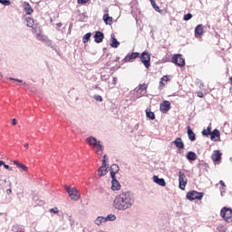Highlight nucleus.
Masks as SVG:
<instances>
[{
  "label": "nucleus",
  "mask_w": 232,
  "mask_h": 232,
  "mask_svg": "<svg viewBox=\"0 0 232 232\" xmlns=\"http://www.w3.org/2000/svg\"><path fill=\"white\" fill-rule=\"evenodd\" d=\"M135 204V197L130 192H123L115 197L112 206L118 211H126Z\"/></svg>",
  "instance_id": "obj_1"
},
{
  "label": "nucleus",
  "mask_w": 232,
  "mask_h": 232,
  "mask_svg": "<svg viewBox=\"0 0 232 232\" xmlns=\"http://www.w3.org/2000/svg\"><path fill=\"white\" fill-rule=\"evenodd\" d=\"M86 142L89 144V146L93 148L97 155L102 156V152L104 151V145H102L101 140H97L95 137L90 136L86 138Z\"/></svg>",
  "instance_id": "obj_2"
},
{
  "label": "nucleus",
  "mask_w": 232,
  "mask_h": 232,
  "mask_svg": "<svg viewBox=\"0 0 232 232\" xmlns=\"http://www.w3.org/2000/svg\"><path fill=\"white\" fill-rule=\"evenodd\" d=\"M65 190L67 191L71 200L77 202V200L81 198V192L76 188L65 186Z\"/></svg>",
  "instance_id": "obj_3"
},
{
  "label": "nucleus",
  "mask_w": 232,
  "mask_h": 232,
  "mask_svg": "<svg viewBox=\"0 0 232 232\" xmlns=\"http://www.w3.org/2000/svg\"><path fill=\"white\" fill-rule=\"evenodd\" d=\"M220 216L226 222H231L232 221V209L227 207H224L220 211Z\"/></svg>",
  "instance_id": "obj_4"
},
{
  "label": "nucleus",
  "mask_w": 232,
  "mask_h": 232,
  "mask_svg": "<svg viewBox=\"0 0 232 232\" xmlns=\"http://www.w3.org/2000/svg\"><path fill=\"white\" fill-rule=\"evenodd\" d=\"M203 198H204V193L197 192L196 190H192L187 193V198L188 200H190V201L202 200Z\"/></svg>",
  "instance_id": "obj_5"
},
{
  "label": "nucleus",
  "mask_w": 232,
  "mask_h": 232,
  "mask_svg": "<svg viewBox=\"0 0 232 232\" xmlns=\"http://www.w3.org/2000/svg\"><path fill=\"white\" fill-rule=\"evenodd\" d=\"M172 63L180 68L186 66V60L182 57V54H176L172 57Z\"/></svg>",
  "instance_id": "obj_6"
},
{
  "label": "nucleus",
  "mask_w": 232,
  "mask_h": 232,
  "mask_svg": "<svg viewBox=\"0 0 232 232\" xmlns=\"http://www.w3.org/2000/svg\"><path fill=\"white\" fill-rule=\"evenodd\" d=\"M140 61L144 64L145 68H150L151 65V56L149 54L148 52H143L140 56Z\"/></svg>",
  "instance_id": "obj_7"
},
{
  "label": "nucleus",
  "mask_w": 232,
  "mask_h": 232,
  "mask_svg": "<svg viewBox=\"0 0 232 232\" xmlns=\"http://www.w3.org/2000/svg\"><path fill=\"white\" fill-rule=\"evenodd\" d=\"M188 184V178H186V174L181 171L179 172V187L184 191L186 189V185Z\"/></svg>",
  "instance_id": "obj_8"
},
{
  "label": "nucleus",
  "mask_w": 232,
  "mask_h": 232,
  "mask_svg": "<svg viewBox=\"0 0 232 232\" xmlns=\"http://www.w3.org/2000/svg\"><path fill=\"white\" fill-rule=\"evenodd\" d=\"M160 110L161 113H168L169 110H171V103L169 101H164L160 105Z\"/></svg>",
  "instance_id": "obj_9"
},
{
  "label": "nucleus",
  "mask_w": 232,
  "mask_h": 232,
  "mask_svg": "<svg viewBox=\"0 0 232 232\" xmlns=\"http://www.w3.org/2000/svg\"><path fill=\"white\" fill-rule=\"evenodd\" d=\"M211 159L213 162H220L222 160V152L220 150H214Z\"/></svg>",
  "instance_id": "obj_10"
},
{
  "label": "nucleus",
  "mask_w": 232,
  "mask_h": 232,
  "mask_svg": "<svg viewBox=\"0 0 232 232\" xmlns=\"http://www.w3.org/2000/svg\"><path fill=\"white\" fill-rule=\"evenodd\" d=\"M139 57V53H131L125 56L123 59L124 63H131V61L137 59Z\"/></svg>",
  "instance_id": "obj_11"
},
{
  "label": "nucleus",
  "mask_w": 232,
  "mask_h": 232,
  "mask_svg": "<svg viewBox=\"0 0 232 232\" xmlns=\"http://www.w3.org/2000/svg\"><path fill=\"white\" fill-rule=\"evenodd\" d=\"M111 179H112V180H111V189H112V191H119V189H121V183L119 182V180H117L115 176Z\"/></svg>",
  "instance_id": "obj_12"
},
{
  "label": "nucleus",
  "mask_w": 232,
  "mask_h": 232,
  "mask_svg": "<svg viewBox=\"0 0 232 232\" xmlns=\"http://www.w3.org/2000/svg\"><path fill=\"white\" fill-rule=\"evenodd\" d=\"M204 34V25L198 24L195 28V37H200V35Z\"/></svg>",
  "instance_id": "obj_13"
},
{
  "label": "nucleus",
  "mask_w": 232,
  "mask_h": 232,
  "mask_svg": "<svg viewBox=\"0 0 232 232\" xmlns=\"http://www.w3.org/2000/svg\"><path fill=\"white\" fill-rule=\"evenodd\" d=\"M104 39V34H102V32L97 31L94 34V41L95 43H102Z\"/></svg>",
  "instance_id": "obj_14"
},
{
  "label": "nucleus",
  "mask_w": 232,
  "mask_h": 232,
  "mask_svg": "<svg viewBox=\"0 0 232 232\" xmlns=\"http://www.w3.org/2000/svg\"><path fill=\"white\" fill-rule=\"evenodd\" d=\"M119 165L117 164H112L111 166V179H114L115 175H117V173H119Z\"/></svg>",
  "instance_id": "obj_15"
},
{
  "label": "nucleus",
  "mask_w": 232,
  "mask_h": 232,
  "mask_svg": "<svg viewBox=\"0 0 232 232\" xmlns=\"http://www.w3.org/2000/svg\"><path fill=\"white\" fill-rule=\"evenodd\" d=\"M187 130H188L187 133L189 140H191L192 142H194V140H197V137L195 135V132H193V130H191V127H187Z\"/></svg>",
  "instance_id": "obj_16"
},
{
  "label": "nucleus",
  "mask_w": 232,
  "mask_h": 232,
  "mask_svg": "<svg viewBox=\"0 0 232 232\" xmlns=\"http://www.w3.org/2000/svg\"><path fill=\"white\" fill-rule=\"evenodd\" d=\"M210 139L211 140H218V139H220V131H218V130H214L212 132H210Z\"/></svg>",
  "instance_id": "obj_17"
},
{
  "label": "nucleus",
  "mask_w": 232,
  "mask_h": 232,
  "mask_svg": "<svg viewBox=\"0 0 232 232\" xmlns=\"http://www.w3.org/2000/svg\"><path fill=\"white\" fill-rule=\"evenodd\" d=\"M120 45H121V43H119V41H117V38H115L114 34H111V48H119Z\"/></svg>",
  "instance_id": "obj_18"
},
{
  "label": "nucleus",
  "mask_w": 232,
  "mask_h": 232,
  "mask_svg": "<svg viewBox=\"0 0 232 232\" xmlns=\"http://www.w3.org/2000/svg\"><path fill=\"white\" fill-rule=\"evenodd\" d=\"M153 182H155L159 186H166V180H164V179H160L159 176H153Z\"/></svg>",
  "instance_id": "obj_19"
},
{
  "label": "nucleus",
  "mask_w": 232,
  "mask_h": 232,
  "mask_svg": "<svg viewBox=\"0 0 232 232\" xmlns=\"http://www.w3.org/2000/svg\"><path fill=\"white\" fill-rule=\"evenodd\" d=\"M173 144L176 145V148H179V150H184V141H182L181 138H177L174 141Z\"/></svg>",
  "instance_id": "obj_20"
},
{
  "label": "nucleus",
  "mask_w": 232,
  "mask_h": 232,
  "mask_svg": "<svg viewBox=\"0 0 232 232\" xmlns=\"http://www.w3.org/2000/svg\"><path fill=\"white\" fill-rule=\"evenodd\" d=\"M94 224L96 226H104V224H106V219L104 217L100 216L94 220Z\"/></svg>",
  "instance_id": "obj_21"
},
{
  "label": "nucleus",
  "mask_w": 232,
  "mask_h": 232,
  "mask_svg": "<svg viewBox=\"0 0 232 232\" xmlns=\"http://www.w3.org/2000/svg\"><path fill=\"white\" fill-rule=\"evenodd\" d=\"M14 166L22 169L23 171H28V167H26L24 164L19 162L18 160H14Z\"/></svg>",
  "instance_id": "obj_22"
},
{
  "label": "nucleus",
  "mask_w": 232,
  "mask_h": 232,
  "mask_svg": "<svg viewBox=\"0 0 232 232\" xmlns=\"http://www.w3.org/2000/svg\"><path fill=\"white\" fill-rule=\"evenodd\" d=\"M103 21H104L105 24L111 25V23H113V17H111L110 14H103Z\"/></svg>",
  "instance_id": "obj_23"
},
{
  "label": "nucleus",
  "mask_w": 232,
  "mask_h": 232,
  "mask_svg": "<svg viewBox=\"0 0 232 232\" xmlns=\"http://www.w3.org/2000/svg\"><path fill=\"white\" fill-rule=\"evenodd\" d=\"M188 160H197V153L188 151L186 155Z\"/></svg>",
  "instance_id": "obj_24"
},
{
  "label": "nucleus",
  "mask_w": 232,
  "mask_h": 232,
  "mask_svg": "<svg viewBox=\"0 0 232 232\" xmlns=\"http://www.w3.org/2000/svg\"><path fill=\"white\" fill-rule=\"evenodd\" d=\"M104 218H105V222H113L117 220V216H115V214H110Z\"/></svg>",
  "instance_id": "obj_25"
},
{
  "label": "nucleus",
  "mask_w": 232,
  "mask_h": 232,
  "mask_svg": "<svg viewBox=\"0 0 232 232\" xmlns=\"http://www.w3.org/2000/svg\"><path fill=\"white\" fill-rule=\"evenodd\" d=\"M146 115L148 119H150V121H155V113L152 112L150 110H146Z\"/></svg>",
  "instance_id": "obj_26"
},
{
  "label": "nucleus",
  "mask_w": 232,
  "mask_h": 232,
  "mask_svg": "<svg viewBox=\"0 0 232 232\" xmlns=\"http://www.w3.org/2000/svg\"><path fill=\"white\" fill-rule=\"evenodd\" d=\"M26 24L29 26V28H34V25L35 24V22L34 21V18L27 17L26 18Z\"/></svg>",
  "instance_id": "obj_27"
},
{
  "label": "nucleus",
  "mask_w": 232,
  "mask_h": 232,
  "mask_svg": "<svg viewBox=\"0 0 232 232\" xmlns=\"http://www.w3.org/2000/svg\"><path fill=\"white\" fill-rule=\"evenodd\" d=\"M47 37H48V36L44 35V34H42L41 33L36 34V39H37V41H41V43H44V41H46V38H47Z\"/></svg>",
  "instance_id": "obj_28"
},
{
  "label": "nucleus",
  "mask_w": 232,
  "mask_h": 232,
  "mask_svg": "<svg viewBox=\"0 0 232 232\" xmlns=\"http://www.w3.org/2000/svg\"><path fill=\"white\" fill-rule=\"evenodd\" d=\"M92 38V33H87L85 35H83L82 37V43L84 44H86V43H88V41H90V39Z\"/></svg>",
  "instance_id": "obj_29"
},
{
  "label": "nucleus",
  "mask_w": 232,
  "mask_h": 232,
  "mask_svg": "<svg viewBox=\"0 0 232 232\" xmlns=\"http://www.w3.org/2000/svg\"><path fill=\"white\" fill-rule=\"evenodd\" d=\"M108 173V169H102V168H100L98 169V175L99 177H104V175H106Z\"/></svg>",
  "instance_id": "obj_30"
},
{
  "label": "nucleus",
  "mask_w": 232,
  "mask_h": 232,
  "mask_svg": "<svg viewBox=\"0 0 232 232\" xmlns=\"http://www.w3.org/2000/svg\"><path fill=\"white\" fill-rule=\"evenodd\" d=\"M150 5L154 8V10L156 12H160V8L159 7V5H157V3H155V0H150Z\"/></svg>",
  "instance_id": "obj_31"
},
{
  "label": "nucleus",
  "mask_w": 232,
  "mask_h": 232,
  "mask_svg": "<svg viewBox=\"0 0 232 232\" xmlns=\"http://www.w3.org/2000/svg\"><path fill=\"white\" fill-rule=\"evenodd\" d=\"M202 135L208 137V135H211V127H208L207 130H202Z\"/></svg>",
  "instance_id": "obj_32"
},
{
  "label": "nucleus",
  "mask_w": 232,
  "mask_h": 232,
  "mask_svg": "<svg viewBox=\"0 0 232 232\" xmlns=\"http://www.w3.org/2000/svg\"><path fill=\"white\" fill-rule=\"evenodd\" d=\"M25 12H26V14H27L28 15H30V14H33L34 9H32V6H30V5H27L25 6Z\"/></svg>",
  "instance_id": "obj_33"
},
{
  "label": "nucleus",
  "mask_w": 232,
  "mask_h": 232,
  "mask_svg": "<svg viewBox=\"0 0 232 232\" xmlns=\"http://www.w3.org/2000/svg\"><path fill=\"white\" fill-rule=\"evenodd\" d=\"M146 90H148V85H146V83H143V84H140L139 86L138 92H144Z\"/></svg>",
  "instance_id": "obj_34"
},
{
  "label": "nucleus",
  "mask_w": 232,
  "mask_h": 232,
  "mask_svg": "<svg viewBox=\"0 0 232 232\" xmlns=\"http://www.w3.org/2000/svg\"><path fill=\"white\" fill-rule=\"evenodd\" d=\"M94 101H97L98 102H102V96L96 94L93 96Z\"/></svg>",
  "instance_id": "obj_35"
},
{
  "label": "nucleus",
  "mask_w": 232,
  "mask_h": 232,
  "mask_svg": "<svg viewBox=\"0 0 232 232\" xmlns=\"http://www.w3.org/2000/svg\"><path fill=\"white\" fill-rule=\"evenodd\" d=\"M1 5L4 6H10V0H0Z\"/></svg>",
  "instance_id": "obj_36"
},
{
  "label": "nucleus",
  "mask_w": 232,
  "mask_h": 232,
  "mask_svg": "<svg viewBox=\"0 0 232 232\" xmlns=\"http://www.w3.org/2000/svg\"><path fill=\"white\" fill-rule=\"evenodd\" d=\"M44 44H46V46H52V44H53L52 40L48 39V36L44 41Z\"/></svg>",
  "instance_id": "obj_37"
},
{
  "label": "nucleus",
  "mask_w": 232,
  "mask_h": 232,
  "mask_svg": "<svg viewBox=\"0 0 232 232\" xmlns=\"http://www.w3.org/2000/svg\"><path fill=\"white\" fill-rule=\"evenodd\" d=\"M192 17H193V14L188 13L184 15V21H189V19H191Z\"/></svg>",
  "instance_id": "obj_38"
},
{
  "label": "nucleus",
  "mask_w": 232,
  "mask_h": 232,
  "mask_svg": "<svg viewBox=\"0 0 232 232\" xmlns=\"http://www.w3.org/2000/svg\"><path fill=\"white\" fill-rule=\"evenodd\" d=\"M79 5H86L90 0H77Z\"/></svg>",
  "instance_id": "obj_39"
},
{
  "label": "nucleus",
  "mask_w": 232,
  "mask_h": 232,
  "mask_svg": "<svg viewBox=\"0 0 232 232\" xmlns=\"http://www.w3.org/2000/svg\"><path fill=\"white\" fill-rule=\"evenodd\" d=\"M164 86H166V83H164V82H162V80L160 81V90H162V88H164Z\"/></svg>",
  "instance_id": "obj_40"
},
{
  "label": "nucleus",
  "mask_w": 232,
  "mask_h": 232,
  "mask_svg": "<svg viewBox=\"0 0 232 232\" xmlns=\"http://www.w3.org/2000/svg\"><path fill=\"white\" fill-rule=\"evenodd\" d=\"M50 213H54V214L59 213V209L57 208H51Z\"/></svg>",
  "instance_id": "obj_41"
},
{
  "label": "nucleus",
  "mask_w": 232,
  "mask_h": 232,
  "mask_svg": "<svg viewBox=\"0 0 232 232\" xmlns=\"http://www.w3.org/2000/svg\"><path fill=\"white\" fill-rule=\"evenodd\" d=\"M3 166H4V168H5V169H8V171H12V170L14 169L12 167L6 165L5 163V165H3Z\"/></svg>",
  "instance_id": "obj_42"
},
{
  "label": "nucleus",
  "mask_w": 232,
  "mask_h": 232,
  "mask_svg": "<svg viewBox=\"0 0 232 232\" xmlns=\"http://www.w3.org/2000/svg\"><path fill=\"white\" fill-rule=\"evenodd\" d=\"M100 168H102V169H106V160H102V166Z\"/></svg>",
  "instance_id": "obj_43"
},
{
  "label": "nucleus",
  "mask_w": 232,
  "mask_h": 232,
  "mask_svg": "<svg viewBox=\"0 0 232 232\" xmlns=\"http://www.w3.org/2000/svg\"><path fill=\"white\" fill-rule=\"evenodd\" d=\"M161 82H168L169 79H168V76H163L161 79H160Z\"/></svg>",
  "instance_id": "obj_44"
},
{
  "label": "nucleus",
  "mask_w": 232,
  "mask_h": 232,
  "mask_svg": "<svg viewBox=\"0 0 232 232\" xmlns=\"http://www.w3.org/2000/svg\"><path fill=\"white\" fill-rule=\"evenodd\" d=\"M197 95H198L200 99H202V97H204V93H202V92H197Z\"/></svg>",
  "instance_id": "obj_45"
},
{
  "label": "nucleus",
  "mask_w": 232,
  "mask_h": 232,
  "mask_svg": "<svg viewBox=\"0 0 232 232\" xmlns=\"http://www.w3.org/2000/svg\"><path fill=\"white\" fill-rule=\"evenodd\" d=\"M10 81H16V82H23V80L9 78Z\"/></svg>",
  "instance_id": "obj_46"
},
{
  "label": "nucleus",
  "mask_w": 232,
  "mask_h": 232,
  "mask_svg": "<svg viewBox=\"0 0 232 232\" xmlns=\"http://www.w3.org/2000/svg\"><path fill=\"white\" fill-rule=\"evenodd\" d=\"M13 126H15L17 124V120L14 118L12 120Z\"/></svg>",
  "instance_id": "obj_47"
},
{
  "label": "nucleus",
  "mask_w": 232,
  "mask_h": 232,
  "mask_svg": "<svg viewBox=\"0 0 232 232\" xmlns=\"http://www.w3.org/2000/svg\"><path fill=\"white\" fill-rule=\"evenodd\" d=\"M112 84H113V86H115V84H117V78L116 77L113 78Z\"/></svg>",
  "instance_id": "obj_48"
},
{
  "label": "nucleus",
  "mask_w": 232,
  "mask_h": 232,
  "mask_svg": "<svg viewBox=\"0 0 232 232\" xmlns=\"http://www.w3.org/2000/svg\"><path fill=\"white\" fill-rule=\"evenodd\" d=\"M219 184H220L221 186H223V188H226V183H224L223 180H220V181H219Z\"/></svg>",
  "instance_id": "obj_49"
},
{
  "label": "nucleus",
  "mask_w": 232,
  "mask_h": 232,
  "mask_svg": "<svg viewBox=\"0 0 232 232\" xmlns=\"http://www.w3.org/2000/svg\"><path fill=\"white\" fill-rule=\"evenodd\" d=\"M61 26H63V23L56 24V28H61Z\"/></svg>",
  "instance_id": "obj_50"
},
{
  "label": "nucleus",
  "mask_w": 232,
  "mask_h": 232,
  "mask_svg": "<svg viewBox=\"0 0 232 232\" xmlns=\"http://www.w3.org/2000/svg\"><path fill=\"white\" fill-rule=\"evenodd\" d=\"M1 166H5V161L0 160V168H1Z\"/></svg>",
  "instance_id": "obj_51"
},
{
  "label": "nucleus",
  "mask_w": 232,
  "mask_h": 232,
  "mask_svg": "<svg viewBox=\"0 0 232 232\" xmlns=\"http://www.w3.org/2000/svg\"><path fill=\"white\" fill-rule=\"evenodd\" d=\"M6 193H7V195H10V193H12V189H10V188L7 189V190H6Z\"/></svg>",
  "instance_id": "obj_52"
},
{
  "label": "nucleus",
  "mask_w": 232,
  "mask_h": 232,
  "mask_svg": "<svg viewBox=\"0 0 232 232\" xmlns=\"http://www.w3.org/2000/svg\"><path fill=\"white\" fill-rule=\"evenodd\" d=\"M69 220H70V222H72V224H73V220L72 219V216H69Z\"/></svg>",
  "instance_id": "obj_53"
},
{
  "label": "nucleus",
  "mask_w": 232,
  "mask_h": 232,
  "mask_svg": "<svg viewBox=\"0 0 232 232\" xmlns=\"http://www.w3.org/2000/svg\"><path fill=\"white\" fill-rule=\"evenodd\" d=\"M24 148H28V143L24 144Z\"/></svg>",
  "instance_id": "obj_54"
},
{
  "label": "nucleus",
  "mask_w": 232,
  "mask_h": 232,
  "mask_svg": "<svg viewBox=\"0 0 232 232\" xmlns=\"http://www.w3.org/2000/svg\"><path fill=\"white\" fill-rule=\"evenodd\" d=\"M103 160H106V155L103 156Z\"/></svg>",
  "instance_id": "obj_55"
},
{
  "label": "nucleus",
  "mask_w": 232,
  "mask_h": 232,
  "mask_svg": "<svg viewBox=\"0 0 232 232\" xmlns=\"http://www.w3.org/2000/svg\"><path fill=\"white\" fill-rule=\"evenodd\" d=\"M19 232H23V231H19Z\"/></svg>",
  "instance_id": "obj_56"
}]
</instances>
